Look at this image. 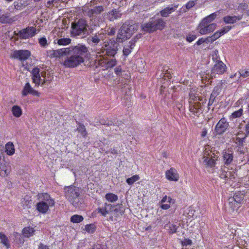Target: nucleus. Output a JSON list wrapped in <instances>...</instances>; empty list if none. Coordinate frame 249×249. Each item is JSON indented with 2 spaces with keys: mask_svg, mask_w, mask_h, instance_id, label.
Instances as JSON below:
<instances>
[{
  "mask_svg": "<svg viewBox=\"0 0 249 249\" xmlns=\"http://www.w3.org/2000/svg\"><path fill=\"white\" fill-rule=\"evenodd\" d=\"M166 23L162 18L152 17L149 21L141 25L143 31L152 33L157 30H162L165 26Z\"/></svg>",
  "mask_w": 249,
  "mask_h": 249,
  "instance_id": "nucleus-5",
  "label": "nucleus"
},
{
  "mask_svg": "<svg viewBox=\"0 0 249 249\" xmlns=\"http://www.w3.org/2000/svg\"><path fill=\"white\" fill-rule=\"evenodd\" d=\"M105 198L110 202H115L118 199V197L116 195L111 193H107L105 196Z\"/></svg>",
  "mask_w": 249,
  "mask_h": 249,
  "instance_id": "nucleus-38",
  "label": "nucleus"
},
{
  "mask_svg": "<svg viewBox=\"0 0 249 249\" xmlns=\"http://www.w3.org/2000/svg\"><path fill=\"white\" fill-rule=\"evenodd\" d=\"M160 207L162 210H168L170 207V204L167 203L166 204L164 203H160Z\"/></svg>",
  "mask_w": 249,
  "mask_h": 249,
  "instance_id": "nucleus-63",
  "label": "nucleus"
},
{
  "mask_svg": "<svg viewBox=\"0 0 249 249\" xmlns=\"http://www.w3.org/2000/svg\"><path fill=\"white\" fill-rule=\"evenodd\" d=\"M196 0H191L189 1L185 5L186 8L189 10L194 7L196 4Z\"/></svg>",
  "mask_w": 249,
  "mask_h": 249,
  "instance_id": "nucleus-56",
  "label": "nucleus"
},
{
  "mask_svg": "<svg viewBox=\"0 0 249 249\" xmlns=\"http://www.w3.org/2000/svg\"><path fill=\"white\" fill-rule=\"evenodd\" d=\"M22 232L24 237H29L34 235L35 230L33 228H31L30 227H27L23 228Z\"/></svg>",
  "mask_w": 249,
  "mask_h": 249,
  "instance_id": "nucleus-32",
  "label": "nucleus"
},
{
  "mask_svg": "<svg viewBox=\"0 0 249 249\" xmlns=\"http://www.w3.org/2000/svg\"><path fill=\"white\" fill-rule=\"evenodd\" d=\"M244 198V194L241 192H235L232 197H230L231 200L236 202L237 203L242 204Z\"/></svg>",
  "mask_w": 249,
  "mask_h": 249,
  "instance_id": "nucleus-29",
  "label": "nucleus"
},
{
  "mask_svg": "<svg viewBox=\"0 0 249 249\" xmlns=\"http://www.w3.org/2000/svg\"><path fill=\"white\" fill-rule=\"evenodd\" d=\"M218 88L217 87H215L214 89L213 90L212 93L210 95V98L209 99L208 106L210 107L213 105L215 101V99L216 97L219 94V92L217 91Z\"/></svg>",
  "mask_w": 249,
  "mask_h": 249,
  "instance_id": "nucleus-34",
  "label": "nucleus"
},
{
  "mask_svg": "<svg viewBox=\"0 0 249 249\" xmlns=\"http://www.w3.org/2000/svg\"><path fill=\"white\" fill-rule=\"evenodd\" d=\"M104 31L101 30L95 34H92L88 38V42L89 44L98 45L101 41H103L105 39Z\"/></svg>",
  "mask_w": 249,
  "mask_h": 249,
  "instance_id": "nucleus-8",
  "label": "nucleus"
},
{
  "mask_svg": "<svg viewBox=\"0 0 249 249\" xmlns=\"http://www.w3.org/2000/svg\"><path fill=\"white\" fill-rule=\"evenodd\" d=\"M216 23H213L211 24H202L201 22L198 25L197 29L199 30V33L203 35L213 32L217 27Z\"/></svg>",
  "mask_w": 249,
  "mask_h": 249,
  "instance_id": "nucleus-11",
  "label": "nucleus"
},
{
  "mask_svg": "<svg viewBox=\"0 0 249 249\" xmlns=\"http://www.w3.org/2000/svg\"><path fill=\"white\" fill-rule=\"evenodd\" d=\"M164 228L168 230L170 233L173 234L177 232L178 226L173 224L166 223L164 226Z\"/></svg>",
  "mask_w": 249,
  "mask_h": 249,
  "instance_id": "nucleus-39",
  "label": "nucleus"
},
{
  "mask_svg": "<svg viewBox=\"0 0 249 249\" xmlns=\"http://www.w3.org/2000/svg\"><path fill=\"white\" fill-rule=\"evenodd\" d=\"M31 55V53L27 50H15L12 54V58L21 61L26 60Z\"/></svg>",
  "mask_w": 249,
  "mask_h": 249,
  "instance_id": "nucleus-12",
  "label": "nucleus"
},
{
  "mask_svg": "<svg viewBox=\"0 0 249 249\" xmlns=\"http://www.w3.org/2000/svg\"><path fill=\"white\" fill-rule=\"evenodd\" d=\"M139 179H140V177H139V175H136L133 176L131 178H127L126 182L128 185H131L134 182H135L136 181L138 180Z\"/></svg>",
  "mask_w": 249,
  "mask_h": 249,
  "instance_id": "nucleus-46",
  "label": "nucleus"
},
{
  "mask_svg": "<svg viewBox=\"0 0 249 249\" xmlns=\"http://www.w3.org/2000/svg\"><path fill=\"white\" fill-rule=\"evenodd\" d=\"M84 220V218L82 215L74 214L71 216V221L73 223H79Z\"/></svg>",
  "mask_w": 249,
  "mask_h": 249,
  "instance_id": "nucleus-43",
  "label": "nucleus"
},
{
  "mask_svg": "<svg viewBox=\"0 0 249 249\" xmlns=\"http://www.w3.org/2000/svg\"><path fill=\"white\" fill-rule=\"evenodd\" d=\"M194 91L190 90L189 92V103H192L195 101L203 100V97L199 96V94L194 92Z\"/></svg>",
  "mask_w": 249,
  "mask_h": 249,
  "instance_id": "nucleus-28",
  "label": "nucleus"
},
{
  "mask_svg": "<svg viewBox=\"0 0 249 249\" xmlns=\"http://www.w3.org/2000/svg\"><path fill=\"white\" fill-rule=\"evenodd\" d=\"M139 28L138 23H134L133 21L125 22L123 24L117 34V37L115 38L117 42L122 43L129 38L135 31Z\"/></svg>",
  "mask_w": 249,
  "mask_h": 249,
  "instance_id": "nucleus-2",
  "label": "nucleus"
},
{
  "mask_svg": "<svg viewBox=\"0 0 249 249\" xmlns=\"http://www.w3.org/2000/svg\"><path fill=\"white\" fill-rule=\"evenodd\" d=\"M119 43L114 38L104 42V44L99 50L97 53L104 57H115L119 50Z\"/></svg>",
  "mask_w": 249,
  "mask_h": 249,
  "instance_id": "nucleus-3",
  "label": "nucleus"
},
{
  "mask_svg": "<svg viewBox=\"0 0 249 249\" xmlns=\"http://www.w3.org/2000/svg\"><path fill=\"white\" fill-rule=\"evenodd\" d=\"M39 197L41 200V201H44V203L48 204V205H49L51 207L53 206L55 204L54 199L47 193L39 194Z\"/></svg>",
  "mask_w": 249,
  "mask_h": 249,
  "instance_id": "nucleus-20",
  "label": "nucleus"
},
{
  "mask_svg": "<svg viewBox=\"0 0 249 249\" xmlns=\"http://www.w3.org/2000/svg\"><path fill=\"white\" fill-rule=\"evenodd\" d=\"M32 200L29 199L28 196H26L21 200V203L24 209L29 208L31 207Z\"/></svg>",
  "mask_w": 249,
  "mask_h": 249,
  "instance_id": "nucleus-41",
  "label": "nucleus"
},
{
  "mask_svg": "<svg viewBox=\"0 0 249 249\" xmlns=\"http://www.w3.org/2000/svg\"><path fill=\"white\" fill-rule=\"evenodd\" d=\"M0 242L4 246L8 249L10 247V244L7 236L2 232H0Z\"/></svg>",
  "mask_w": 249,
  "mask_h": 249,
  "instance_id": "nucleus-36",
  "label": "nucleus"
},
{
  "mask_svg": "<svg viewBox=\"0 0 249 249\" xmlns=\"http://www.w3.org/2000/svg\"><path fill=\"white\" fill-rule=\"evenodd\" d=\"M117 61L114 57L112 58L107 61L104 60H101L99 62V64L102 66H104L106 69L112 68L116 65Z\"/></svg>",
  "mask_w": 249,
  "mask_h": 249,
  "instance_id": "nucleus-26",
  "label": "nucleus"
},
{
  "mask_svg": "<svg viewBox=\"0 0 249 249\" xmlns=\"http://www.w3.org/2000/svg\"><path fill=\"white\" fill-rule=\"evenodd\" d=\"M114 207L112 209V212L114 213L115 217H118L122 215L124 213V209L122 204H118L116 205H113Z\"/></svg>",
  "mask_w": 249,
  "mask_h": 249,
  "instance_id": "nucleus-25",
  "label": "nucleus"
},
{
  "mask_svg": "<svg viewBox=\"0 0 249 249\" xmlns=\"http://www.w3.org/2000/svg\"><path fill=\"white\" fill-rule=\"evenodd\" d=\"M196 38V36L195 35L189 34L186 37V40L188 42H191Z\"/></svg>",
  "mask_w": 249,
  "mask_h": 249,
  "instance_id": "nucleus-60",
  "label": "nucleus"
},
{
  "mask_svg": "<svg viewBox=\"0 0 249 249\" xmlns=\"http://www.w3.org/2000/svg\"><path fill=\"white\" fill-rule=\"evenodd\" d=\"M65 196L66 198L74 206L76 207L79 203V196L80 189L75 186L70 185L64 187Z\"/></svg>",
  "mask_w": 249,
  "mask_h": 249,
  "instance_id": "nucleus-6",
  "label": "nucleus"
},
{
  "mask_svg": "<svg viewBox=\"0 0 249 249\" xmlns=\"http://www.w3.org/2000/svg\"><path fill=\"white\" fill-rule=\"evenodd\" d=\"M240 75L244 78H246L249 76V69L244 70L241 69L239 71Z\"/></svg>",
  "mask_w": 249,
  "mask_h": 249,
  "instance_id": "nucleus-54",
  "label": "nucleus"
},
{
  "mask_svg": "<svg viewBox=\"0 0 249 249\" xmlns=\"http://www.w3.org/2000/svg\"><path fill=\"white\" fill-rule=\"evenodd\" d=\"M122 16V13L120 11L113 9L107 13L106 18L110 21H113L120 18Z\"/></svg>",
  "mask_w": 249,
  "mask_h": 249,
  "instance_id": "nucleus-15",
  "label": "nucleus"
},
{
  "mask_svg": "<svg viewBox=\"0 0 249 249\" xmlns=\"http://www.w3.org/2000/svg\"><path fill=\"white\" fill-rule=\"evenodd\" d=\"M222 157L224 164L226 165H230L233 161V152L231 151H224Z\"/></svg>",
  "mask_w": 249,
  "mask_h": 249,
  "instance_id": "nucleus-22",
  "label": "nucleus"
},
{
  "mask_svg": "<svg viewBox=\"0 0 249 249\" xmlns=\"http://www.w3.org/2000/svg\"><path fill=\"white\" fill-rule=\"evenodd\" d=\"M244 134L245 136L243 138H240L239 137H237L236 138V143L239 148H242L244 146V143L246 142V139L249 135V133H247V132L245 131Z\"/></svg>",
  "mask_w": 249,
  "mask_h": 249,
  "instance_id": "nucleus-31",
  "label": "nucleus"
},
{
  "mask_svg": "<svg viewBox=\"0 0 249 249\" xmlns=\"http://www.w3.org/2000/svg\"><path fill=\"white\" fill-rule=\"evenodd\" d=\"M47 204V203H44V201H40L37 203L36 209L40 213L45 214L48 212L49 207H50L49 205Z\"/></svg>",
  "mask_w": 249,
  "mask_h": 249,
  "instance_id": "nucleus-24",
  "label": "nucleus"
},
{
  "mask_svg": "<svg viewBox=\"0 0 249 249\" xmlns=\"http://www.w3.org/2000/svg\"><path fill=\"white\" fill-rule=\"evenodd\" d=\"M22 94L23 96H26L28 94H31L36 96H39V93L37 91L34 89L28 82L26 83L24 86L22 90Z\"/></svg>",
  "mask_w": 249,
  "mask_h": 249,
  "instance_id": "nucleus-17",
  "label": "nucleus"
},
{
  "mask_svg": "<svg viewBox=\"0 0 249 249\" xmlns=\"http://www.w3.org/2000/svg\"><path fill=\"white\" fill-rule=\"evenodd\" d=\"M76 130L79 132L83 137H86L87 134L85 126L81 123H78V126Z\"/></svg>",
  "mask_w": 249,
  "mask_h": 249,
  "instance_id": "nucleus-37",
  "label": "nucleus"
},
{
  "mask_svg": "<svg viewBox=\"0 0 249 249\" xmlns=\"http://www.w3.org/2000/svg\"><path fill=\"white\" fill-rule=\"evenodd\" d=\"M242 18V16H227L223 18V21L225 24H233Z\"/></svg>",
  "mask_w": 249,
  "mask_h": 249,
  "instance_id": "nucleus-23",
  "label": "nucleus"
},
{
  "mask_svg": "<svg viewBox=\"0 0 249 249\" xmlns=\"http://www.w3.org/2000/svg\"><path fill=\"white\" fill-rule=\"evenodd\" d=\"M99 123L101 124L106 125L107 126L112 125L113 124V122L112 121L109 120L108 118L106 117L100 118L99 121Z\"/></svg>",
  "mask_w": 249,
  "mask_h": 249,
  "instance_id": "nucleus-42",
  "label": "nucleus"
},
{
  "mask_svg": "<svg viewBox=\"0 0 249 249\" xmlns=\"http://www.w3.org/2000/svg\"><path fill=\"white\" fill-rule=\"evenodd\" d=\"M56 41H57V43L59 45H67L71 43V39L69 38L57 39L54 41V43H56Z\"/></svg>",
  "mask_w": 249,
  "mask_h": 249,
  "instance_id": "nucleus-40",
  "label": "nucleus"
},
{
  "mask_svg": "<svg viewBox=\"0 0 249 249\" xmlns=\"http://www.w3.org/2000/svg\"><path fill=\"white\" fill-rule=\"evenodd\" d=\"M115 73L117 75H120L122 72V68L120 66L116 67L114 69Z\"/></svg>",
  "mask_w": 249,
  "mask_h": 249,
  "instance_id": "nucleus-62",
  "label": "nucleus"
},
{
  "mask_svg": "<svg viewBox=\"0 0 249 249\" xmlns=\"http://www.w3.org/2000/svg\"><path fill=\"white\" fill-rule=\"evenodd\" d=\"M113 207V205L105 203L104 206L97 209V211L103 216H106L107 214L111 213Z\"/></svg>",
  "mask_w": 249,
  "mask_h": 249,
  "instance_id": "nucleus-21",
  "label": "nucleus"
},
{
  "mask_svg": "<svg viewBox=\"0 0 249 249\" xmlns=\"http://www.w3.org/2000/svg\"><path fill=\"white\" fill-rule=\"evenodd\" d=\"M229 126V122L225 118H221L215 126L214 132L216 135H221L224 133Z\"/></svg>",
  "mask_w": 249,
  "mask_h": 249,
  "instance_id": "nucleus-9",
  "label": "nucleus"
},
{
  "mask_svg": "<svg viewBox=\"0 0 249 249\" xmlns=\"http://www.w3.org/2000/svg\"><path fill=\"white\" fill-rule=\"evenodd\" d=\"M11 110L13 116L17 118H19L22 114L21 108L17 105L13 106Z\"/></svg>",
  "mask_w": 249,
  "mask_h": 249,
  "instance_id": "nucleus-33",
  "label": "nucleus"
},
{
  "mask_svg": "<svg viewBox=\"0 0 249 249\" xmlns=\"http://www.w3.org/2000/svg\"><path fill=\"white\" fill-rule=\"evenodd\" d=\"M166 178L170 181H177L179 179V175L174 168H171L165 173Z\"/></svg>",
  "mask_w": 249,
  "mask_h": 249,
  "instance_id": "nucleus-18",
  "label": "nucleus"
},
{
  "mask_svg": "<svg viewBox=\"0 0 249 249\" xmlns=\"http://www.w3.org/2000/svg\"><path fill=\"white\" fill-rule=\"evenodd\" d=\"M104 31V33L105 34V38H106V35L112 36H114L116 33V29L114 27L108 28L106 30H103Z\"/></svg>",
  "mask_w": 249,
  "mask_h": 249,
  "instance_id": "nucleus-47",
  "label": "nucleus"
},
{
  "mask_svg": "<svg viewBox=\"0 0 249 249\" xmlns=\"http://www.w3.org/2000/svg\"><path fill=\"white\" fill-rule=\"evenodd\" d=\"M96 227L94 224H87L85 226V230L89 233H93L95 232Z\"/></svg>",
  "mask_w": 249,
  "mask_h": 249,
  "instance_id": "nucleus-49",
  "label": "nucleus"
},
{
  "mask_svg": "<svg viewBox=\"0 0 249 249\" xmlns=\"http://www.w3.org/2000/svg\"><path fill=\"white\" fill-rule=\"evenodd\" d=\"M38 249H49L48 246L40 243L38 246Z\"/></svg>",
  "mask_w": 249,
  "mask_h": 249,
  "instance_id": "nucleus-64",
  "label": "nucleus"
},
{
  "mask_svg": "<svg viewBox=\"0 0 249 249\" xmlns=\"http://www.w3.org/2000/svg\"><path fill=\"white\" fill-rule=\"evenodd\" d=\"M40 70L39 68L36 67L33 69L31 74L33 82L36 85V86H38L41 84L42 85L45 84L46 81L45 79H41L39 73Z\"/></svg>",
  "mask_w": 249,
  "mask_h": 249,
  "instance_id": "nucleus-13",
  "label": "nucleus"
},
{
  "mask_svg": "<svg viewBox=\"0 0 249 249\" xmlns=\"http://www.w3.org/2000/svg\"><path fill=\"white\" fill-rule=\"evenodd\" d=\"M36 34V29L33 26L28 27L19 31L18 36L21 39H27L35 36Z\"/></svg>",
  "mask_w": 249,
  "mask_h": 249,
  "instance_id": "nucleus-10",
  "label": "nucleus"
},
{
  "mask_svg": "<svg viewBox=\"0 0 249 249\" xmlns=\"http://www.w3.org/2000/svg\"><path fill=\"white\" fill-rule=\"evenodd\" d=\"M219 11H217V12H214V13H213L211 14H210V15L208 16L207 17L204 18L202 20L201 22H202V24H211L210 23H211L213 20H214L218 14L219 13Z\"/></svg>",
  "mask_w": 249,
  "mask_h": 249,
  "instance_id": "nucleus-27",
  "label": "nucleus"
},
{
  "mask_svg": "<svg viewBox=\"0 0 249 249\" xmlns=\"http://www.w3.org/2000/svg\"><path fill=\"white\" fill-rule=\"evenodd\" d=\"M88 25L87 21L83 18L79 19L77 22L71 23V36L77 38H84L88 34Z\"/></svg>",
  "mask_w": 249,
  "mask_h": 249,
  "instance_id": "nucleus-4",
  "label": "nucleus"
},
{
  "mask_svg": "<svg viewBox=\"0 0 249 249\" xmlns=\"http://www.w3.org/2000/svg\"><path fill=\"white\" fill-rule=\"evenodd\" d=\"M189 110L195 115H197L198 113H199L200 111L198 107H196V106L193 105V103H190Z\"/></svg>",
  "mask_w": 249,
  "mask_h": 249,
  "instance_id": "nucleus-48",
  "label": "nucleus"
},
{
  "mask_svg": "<svg viewBox=\"0 0 249 249\" xmlns=\"http://www.w3.org/2000/svg\"><path fill=\"white\" fill-rule=\"evenodd\" d=\"M5 152L8 155L12 156L15 153V149L12 142H7L5 146Z\"/></svg>",
  "mask_w": 249,
  "mask_h": 249,
  "instance_id": "nucleus-30",
  "label": "nucleus"
},
{
  "mask_svg": "<svg viewBox=\"0 0 249 249\" xmlns=\"http://www.w3.org/2000/svg\"><path fill=\"white\" fill-rule=\"evenodd\" d=\"M10 172L9 164L4 161L0 163V175L2 177H6Z\"/></svg>",
  "mask_w": 249,
  "mask_h": 249,
  "instance_id": "nucleus-19",
  "label": "nucleus"
},
{
  "mask_svg": "<svg viewBox=\"0 0 249 249\" xmlns=\"http://www.w3.org/2000/svg\"><path fill=\"white\" fill-rule=\"evenodd\" d=\"M212 59L215 62V63L218 61H221L220 60L218 50H215L213 52V53L212 54Z\"/></svg>",
  "mask_w": 249,
  "mask_h": 249,
  "instance_id": "nucleus-53",
  "label": "nucleus"
},
{
  "mask_svg": "<svg viewBox=\"0 0 249 249\" xmlns=\"http://www.w3.org/2000/svg\"><path fill=\"white\" fill-rule=\"evenodd\" d=\"M38 42L42 47H45L48 45L47 40L45 37H42L38 39Z\"/></svg>",
  "mask_w": 249,
  "mask_h": 249,
  "instance_id": "nucleus-55",
  "label": "nucleus"
},
{
  "mask_svg": "<svg viewBox=\"0 0 249 249\" xmlns=\"http://www.w3.org/2000/svg\"><path fill=\"white\" fill-rule=\"evenodd\" d=\"M133 48L132 46H130V44L126 47H124L123 50V55L127 56L131 53Z\"/></svg>",
  "mask_w": 249,
  "mask_h": 249,
  "instance_id": "nucleus-50",
  "label": "nucleus"
},
{
  "mask_svg": "<svg viewBox=\"0 0 249 249\" xmlns=\"http://www.w3.org/2000/svg\"><path fill=\"white\" fill-rule=\"evenodd\" d=\"M232 28V27L231 26H226L222 28L220 31L222 35H224L225 34L227 33L230 30H231Z\"/></svg>",
  "mask_w": 249,
  "mask_h": 249,
  "instance_id": "nucleus-59",
  "label": "nucleus"
},
{
  "mask_svg": "<svg viewBox=\"0 0 249 249\" xmlns=\"http://www.w3.org/2000/svg\"><path fill=\"white\" fill-rule=\"evenodd\" d=\"M204 161L206 163L208 166L210 167H213L215 165V161L213 158H210L209 157H204Z\"/></svg>",
  "mask_w": 249,
  "mask_h": 249,
  "instance_id": "nucleus-44",
  "label": "nucleus"
},
{
  "mask_svg": "<svg viewBox=\"0 0 249 249\" xmlns=\"http://www.w3.org/2000/svg\"><path fill=\"white\" fill-rule=\"evenodd\" d=\"M229 206L230 207L234 210H237L240 207L241 204L240 203H237L236 202L231 200V198H229Z\"/></svg>",
  "mask_w": 249,
  "mask_h": 249,
  "instance_id": "nucleus-45",
  "label": "nucleus"
},
{
  "mask_svg": "<svg viewBox=\"0 0 249 249\" xmlns=\"http://www.w3.org/2000/svg\"><path fill=\"white\" fill-rule=\"evenodd\" d=\"M178 4L174 3L160 11V15L163 18H167L170 14L175 12L178 8Z\"/></svg>",
  "mask_w": 249,
  "mask_h": 249,
  "instance_id": "nucleus-16",
  "label": "nucleus"
},
{
  "mask_svg": "<svg viewBox=\"0 0 249 249\" xmlns=\"http://www.w3.org/2000/svg\"><path fill=\"white\" fill-rule=\"evenodd\" d=\"M226 65L222 61H218L213 65L211 70V78L213 79L216 77V74H223L227 70Z\"/></svg>",
  "mask_w": 249,
  "mask_h": 249,
  "instance_id": "nucleus-7",
  "label": "nucleus"
},
{
  "mask_svg": "<svg viewBox=\"0 0 249 249\" xmlns=\"http://www.w3.org/2000/svg\"><path fill=\"white\" fill-rule=\"evenodd\" d=\"M222 35L221 34L220 31H217L214 34L211 36L212 38V41H215L217 39H218L219 37H220Z\"/></svg>",
  "mask_w": 249,
  "mask_h": 249,
  "instance_id": "nucleus-61",
  "label": "nucleus"
},
{
  "mask_svg": "<svg viewBox=\"0 0 249 249\" xmlns=\"http://www.w3.org/2000/svg\"><path fill=\"white\" fill-rule=\"evenodd\" d=\"M3 146L0 143V163L5 161L4 158Z\"/></svg>",
  "mask_w": 249,
  "mask_h": 249,
  "instance_id": "nucleus-58",
  "label": "nucleus"
},
{
  "mask_svg": "<svg viewBox=\"0 0 249 249\" xmlns=\"http://www.w3.org/2000/svg\"><path fill=\"white\" fill-rule=\"evenodd\" d=\"M105 11V8L103 6H95L91 9H89L87 11H85L86 14L90 18H95L100 15L102 12Z\"/></svg>",
  "mask_w": 249,
  "mask_h": 249,
  "instance_id": "nucleus-14",
  "label": "nucleus"
},
{
  "mask_svg": "<svg viewBox=\"0 0 249 249\" xmlns=\"http://www.w3.org/2000/svg\"><path fill=\"white\" fill-rule=\"evenodd\" d=\"M165 202L168 203L169 204L174 203L175 200L172 199L171 197H167V196H165L162 198V199L160 201V203H164Z\"/></svg>",
  "mask_w": 249,
  "mask_h": 249,
  "instance_id": "nucleus-51",
  "label": "nucleus"
},
{
  "mask_svg": "<svg viewBox=\"0 0 249 249\" xmlns=\"http://www.w3.org/2000/svg\"><path fill=\"white\" fill-rule=\"evenodd\" d=\"M243 114V109L242 108H241L238 110H236L232 112L230 116V119L232 121L235 119L240 118Z\"/></svg>",
  "mask_w": 249,
  "mask_h": 249,
  "instance_id": "nucleus-35",
  "label": "nucleus"
},
{
  "mask_svg": "<svg viewBox=\"0 0 249 249\" xmlns=\"http://www.w3.org/2000/svg\"><path fill=\"white\" fill-rule=\"evenodd\" d=\"M192 244V241L191 239L185 238L181 241V245L183 247H187Z\"/></svg>",
  "mask_w": 249,
  "mask_h": 249,
  "instance_id": "nucleus-57",
  "label": "nucleus"
},
{
  "mask_svg": "<svg viewBox=\"0 0 249 249\" xmlns=\"http://www.w3.org/2000/svg\"><path fill=\"white\" fill-rule=\"evenodd\" d=\"M51 57H64L63 65L68 68H74L84 62L88 49L85 45L78 44L75 46L47 52Z\"/></svg>",
  "mask_w": 249,
  "mask_h": 249,
  "instance_id": "nucleus-1",
  "label": "nucleus"
},
{
  "mask_svg": "<svg viewBox=\"0 0 249 249\" xmlns=\"http://www.w3.org/2000/svg\"><path fill=\"white\" fill-rule=\"evenodd\" d=\"M142 36V34H138L134 37L132 38L131 40L129 42V44L130 45V46H132L134 47L135 46V43L137 41V40L140 39Z\"/></svg>",
  "mask_w": 249,
  "mask_h": 249,
  "instance_id": "nucleus-52",
  "label": "nucleus"
}]
</instances>
